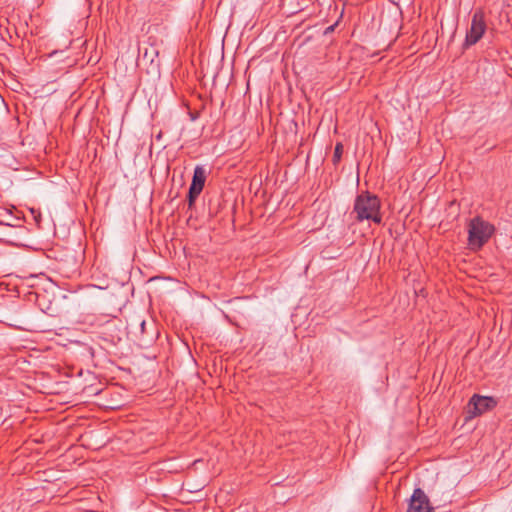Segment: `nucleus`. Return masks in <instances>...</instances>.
<instances>
[{"mask_svg": "<svg viewBox=\"0 0 512 512\" xmlns=\"http://www.w3.org/2000/svg\"><path fill=\"white\" fill-rule=\"evenodd\" d=\"M139 325H140V328H141V332L144 333L145 332L146 321L145 320H141Z\"/></svg>", "mask_w": 512, "mask_h": 512, "instance_id": "obj_8", "label": "nucleus"}, {"mask_svg": "<svg viewBox=\"0 0 512 512\" xmlns=\"http://www.w3.org/2000/svg\"><path fill=\"white\" fill-rule=\"evenodd\" d=\"M495 232L493 224L481 217H474L468 224V246L473 251L480 250Z\"/></svg>", "mask_w": 512, "mask_h": 512, "instance_id": "obj_2", "label": "nucleus"}, {"mask_svg": "<svg viewBox=\"0 0 512 512\" xmlns=\"http://www.w3.org/2000/svg\"><path fill=\"white\" fill-rule=\"evenodd\" d=\"M407 512H434L425 492L416 488L410 498Z\"/></svg>", "mask_w": 512, "mask_h": 512, "instance_id": "obj_6", "label": "nucleus"}, {"mask_svg": "<svg viewBox=\"0 0 512 512\" xmlns=\"http://www.w3.org/2000/svg\"><path fill=\"white\" fill-rule=\"evenodd\" d=\"M334 29V26H329L327 29H326V33L327 32H332Z\"/></svg>", "mask_w": 512, "mask_h": 512, "instance_id": "obj_9", "label": "nucleus"}, {"mask_svg": "<svg viewBox=\"0 0 512 512\" xmlns=\"http://www.w3.org/2000/svg\"><path fill=\"white\" fill-rule=\"evenodd\" d=\"M485 31L486 22L484 13L482 10H477L472 16L470 28L466 33L464 46L469 47L476 44L482 38Z\"/></svg>", "mask_w": 512, "mask_h": 512, "instance_id": "obj_3", "label": "nucleus"}, {"mask_svg": "<svg viewBox=\"0 0 512 512\" xmlns=\"http://www.w3.org/2000/svg\"><path fill=\"white\" fill-rule=\"evenodd\" d=\"M342 154H343V145H342V143L338 142L335 145L334 154L332 157L333 164L336 165L341 160Z\"/></svg>", "mask_w": 512, "mask_h": 512, "instance_id": "obj_7", "label": "nucleus"}, {"mask_svg": "<svg viewBox=\"0 0 512 512\" xmlns=\"http://www.w3.org/2000/svg\"><path fill=\"white\" fill-rule=\"evenodd\" d=\"M380 208L381 201L378 196L365 191L356 196L353 211L356 213V220L358 222L371 220L376 224H380L382 222Z\"/></svg>", "mask_w": 512, "mask_h": 512, "instance_id": "obj_1", "label": "nucleus"}, {"mask_svg": "<svg viewBox=\"0 0 512 512\" xmlns=\"http://www.w3.org/2000/svg\"><path fill=\"white\" fill-rule=\"evenodd\" d=\"M206 177H207L206 169L201 165H197L194 168L192 181H191V184H190V187L188 190V194H187L189 209L193 208L196 199L201 194V192L204 188V185H205Z\"/></svg>", "mask_w": 512, "mask_h": 512, "instance_id": "obj_4", "label": "nucleus"}, {"mask_svg": "<svg viewBox=\"0 0 512 512\" xmlns=\"http://www.w3.org/2000/svg\"><path fill=\"white\" fill-rule=\"evenodd\" d=\"M497 405V401L493 397L481 396L474 394L468 402L469 418L479 416Z\"/></svg>", "mask_w": 512, "mask_h": 512, "instance_id": "obj_5", "label": "nucleus"}]
</instances>
